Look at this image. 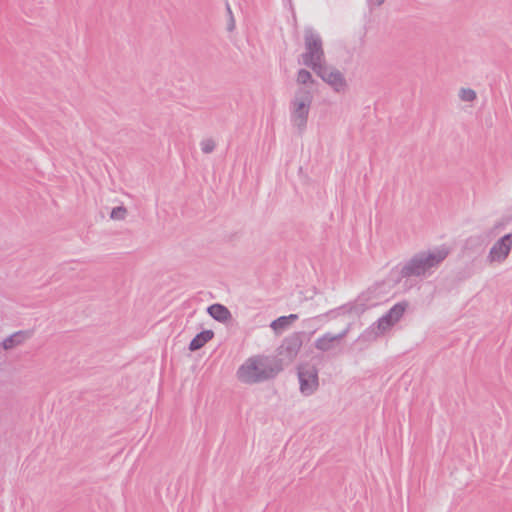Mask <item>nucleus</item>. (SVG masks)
<instances>
[{
    "label": "nucleus",
    "instance_id": "obj_1",
    "mask_svg": "<svg viewBox=\"0 0 512 512\" xmlns=\"http://www.w3.org/2000/svg\"><path fill=\"white\" fill-rule=\"evenodd\" d=\"M448 255L449 249L446 246L420 251L402 266L400 274L402 277L430 276Z\"/></svg>",
    "mask_w": 512,
    "mask_h": 512
},
{
    "label": "nucleus",
    "instance_id": "obj_2",
    "mask_svg": "<svg viewBox=\"0 0 512 512\" xmlns=\"http://www.w3.org/2000/svg\"><path fill=\"white\" fill-rule=\"evenodd\" d=\"M274 375L269 359L261 355L249 357L237 370L238 380L245 384L260 383Z\"/></svg>",
    "mask_w": 512,
    "mask_h": 512
},
{
    "label": "nucleus",
    "instance_id": "obj_3",
    "mask_svg": "<svg viewBox=\"0 0 512 512\" xmlns=\"http://www.w3.org/2000/svg\"><path fill=\"white\" fill-rule=\"evenodd\" d=\"M313 102V93L306 87L298 88L290 102V121L302 133L307 125Z\"/></svg>",
    "mask_w": 512,
    "mask_h": 512
},
{
    "label": "nucleus",
    "instance_id": "obj_4",
    "mask_svg": "<svg viewBox=\"0 0 512 512\" xmlns=\"http://www.w3.org/2000/svg\"><path fill=\"white\" fill-rule=\"evenodd\" d=\"M299 63L313 71L325 64L322 39L312 29H306L304 32V52L300 56Z\"/></svg>",
    "mask_w": 512,
    "mask_h": 512
},
{
    "label": "nucleus",
    "instance_id": "obj_5",
    "mask_svg": "<svg viewBox=\"0 0 512 512\" xmlns=\"http://www.w3.org/2000/svg\"><path fill=\"white\" fill-rule=\"evenodd\" d=\"M299 389L302 395L311 396L319 388L318 370L310 364H302L298 367Z\"/></svg>",
    "mask_w": 512,
    "mask_h": 512
},
{
    "label": "nucleus",
    "instance_id": "obj_6",
    "mask_svg": "<svg viewBox=\"0 0 512 512\" xmlns=\"http://www.w3.org/2000/svg\"><path fill=\"white\" fill-rule=\"evenodd\" d=\"M325 83H327L336 93H343L347 90L348 84L344 74L326 64L314 71Z\"/></svg>",
    "mask_w": 512,
    "mask_h": 512
},
{
    "label": "nucleus",
    "instance_id": "obj_7",
    "mask_svg": "<svg viewBox=\"0 0 512 512\" xmlns=\"http://www.w3.org/2000/svg\"><path fill=\"white\" fill-rule=\"evenodd\" d=\"M512 250V234H506L498 239L491 247L487 260L489 263H503Z\"/></svg>",
    "mask_w": 512,
    "mask_h": 512
},
{
    "label": "nucleus",
    "instance_id": "obj_8",
    "mask_svg": "<svg viewBox=\"0 0 512 512\" xmlns=\"http://www.w3.org/2000/svg\"><path fill=\"white\" fill-rule=\"evenodd\" d=\"M351 329V324H348L341 332L338 334H332L327 332L317 338L314 342V346L318 351L321 352H329L335 349L338 344L348 335Z\"/></svg>",
    "mask_w": 512,
    "mask_h": 512
},
{
    "label": "nucleus",
    "instance_id": "obj_9",
    "mask_svg": "<svg viewBox=\"0 0 512 512\" xmlns=\"http://www.w3.org/2000/svg\"><path fill=\"white\" fill-rule=\"evenodd\" d=\"M408 304L400 302L395 304L385 315L377 321V328L380 333H385L393 327L403 316Z\"/></svg>",
    "mask_w": 512,
    "mask_h": 512
},
{
    "label": "nucleus",
    "instance_id": "obj_10",
    "mask_svg": "<svg viewBox=\"0 0 512 512\" xmlns=\"http://www.w3.org/2000/svg\"><path fill=\"white\" fill-rule=\"evenodd\" d=\"M302 346V338L299 333L286 337L279 347V355L288 361H292L298 355Z\"/></svg>",
    "mask_w": 512,
    "mask_h": 512
},
{
    "label": "nucleus",
    "instance_id": "obj_11",
    "mask_svg": "<svg viewBox=\"0 0 512 512\" xmlns=\"http://www.w3.org/2000/svg\"><path fill=\"white\" fill-rule=\"evenodd\" d=\"M209 315L217 321L226 322L231 318V313L221 304H213L207 309Z\"/></svg>",
    "mask_w": 512,
    "mask_h": 512
},
{
    "label": "nucleus",
    "instance_id": "obj_12",
    "mask_svg": "<svg viewBox=\"0 0 512 512\" xmlns=\"http://www.w3.org/2000/svg\"><path fill=\"white\" fill-rule=\"evenodd\" d=\"M214 336L213 331L205 330L197 334L190 342L189 349L191 351H196L202 348L208 341H210Z\"/></svg>",
    "mask_w": 512,
    "mask_h": 512
},
{
    "label": "nucleus",
    "instance_id": "obj_13",
    "mask_svg": "<svg viewBox=\"0 0 512 512\" xmlns=\"http://www.w3.org/2000/svg\"><path fill=\"white\" fill-rule=\"evenodd\" d=\"M28 338L27 333L19 331L3 340L2 346L5 350H9L22 344Z\"/></svg>",
    "mask_w": 512,
    "mask_h": 512
},
{
    "label": "nucleus",
    "instance_id": "obj_14",
    "mask_svg": "<svg viewBox=\"0 0 512 512\" xmlns=\"http://www.w3.org/2000/svg\"><path fill=\"white\" fill-rule=\"evenodd\" d=\"M296 81L298 84L304 86L314 83L312 74L306 69H300L298 71Z\"/></svg>",
    "mask_w": 512,
    "mask_h": 512
},
{
    "label": "nucleus",
    "instance_id": "obj_15",
    "mask_svg": "<svg viewBox=\"0 0 512 512\" xmlns=\"http://www.w3.org/2000/svg\"><path fill=\"white\" fill-rule=\"evenodd\" d=\"M289 326L290 325L287 321V318H284V316L277 318L276 320L272 321V323L270 324L271 329L277 334L283 332Z\"/></svg>",
    "mask_w": 512,
    "mask_h": 512
},
{
    "label": "nucleus",
    "instance_id": "obj_16",
    "mask_svg": "<svg viewBox=\"0 0 512 512\" xmlns=\"http://www.w3.org/2000/svg\"><path fill=\"white\" fill-rule=\"evenodd\" d=\"M477 95L473 89L461 88L459 91V98L464 102H473Z\"/></svg>",
    "mask_w": 512,
    "mask_h": 512
},
{
    "label": "nucleus",
    "instance_id": "obj_17",
    "mask_svg": "<svg viewBox=\"0 0 512 512\" xmlns=\"http://www.w3.org/2000/svg\"><path fill=\"white\" fill-rule=\"evenodd\" d=\"M127 216V209L124 206L114 207L110 213L113 220H124Z\"/></svg>",
    "mask_w": 512,
    "mask_h": 512
},
{
    "label": "nucleus",
    "instance_id": "obj_18",
    "mask_svg": "<svg viewBox=\"0 0 512 512\" xmlns=\"http://www.w3.org/2000/svg\"><path fill=\"white\" fill-rule=\"evenodd\" d=\"M200 147H201V150L203 153L209 154L214 151V149L216 147V143L213 139L207 138V139H203L200 142Z\"/></svg>",
    "mask_w": 512,
    "mask_h": 512
},
{
    "label": "nucleus",
    "instance_id": "obj_19",
    "mask_svg": "<svg viewBox=\"0 0 512 512\" xmlns=\"http://www.w3.org/2000/svg\"><path fill=\"white\" fill-rule=\"evenodd\" d=\"M352 311V307H348V306H343V307H340L338 310H337V314H341V313H350Z\"/></svg>",
    "mask_w": 512,
    "mask_h": 512
},
{
    "label": "nucleus",
    "instance_id": "obj_20",
    "mask_svg": "<svg viewBox=\"0 0 512 512\" xmlns=\"http://www.w3.org/2000/svg\"><path fill=\"white\" fill-rule=\"evenodd\" d=\"M370 6H380L385 0H367Z\"/></svg>",
    "mask_w": 512,
    "mask_h": 512
},
{
    "label": "nucleus",
    "instance_id": "obj_21",
    "mask_svg": "<svg viewBox=\"0 0 512 512\" xmlns=\"http://www.w3.org/2000/svg\"><path fill=\"white\" fill-rule=\"evenodd\" d=\"M284 318H287V321H288V323L290 325L293 321L298 319V315L290 314L289 316H284Z\"/></svg>",
    "mask_w": 512,
    "mask_h": 512
},
{
    "label": "nucleus",
    "instance_id": "obj_22",
    "mask_svg": "<svg viewBox=\"0 0 512 512\" xmlns=\"http://www.w3.org/2000/svg\"><path fill=\"white\" fill-rule=\"evenodd\" d=\"M234 24L232 23L229 27L230 30H233Z\"/></svg>",
    "mask_w": 512,
    "mask_h": 512
},
{
    "label": "nucleus",
    "instance_id": "obj_23",
    "mask_svg": "<svg viewBox=\"0 0 512 512\" xmlns=\"http://www.w3.org/2000/svg\"><path fill=\"white\" fill-rule=\"evenodd\" d=\"M227 9H228V12L230 13V15H232V12H231V9H230V7H229V6H228V8H227Z\"/></svg>",
    "mask_w": 512,
    "mask_h": 512
}]
</instances>
